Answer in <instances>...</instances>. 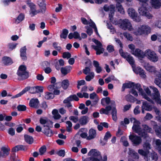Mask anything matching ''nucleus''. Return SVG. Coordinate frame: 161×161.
Instances as JSON below:
<instances>
[{
  "mask_svg": "<svg viewBox=\"0 0 161 161\" xmlns=\"http://www.w3.org/2000/svg\"><path fill=\"white\" fill-rule=\"evenodd\" d=\"M130 121L133 123L132 129L134 132L137 133L144 139L148 140L149 138L148 134L144 131L141 128L140 124V123L135 118L130 119Z\"/></svg>",
  "mask_w": 161,
  "mask_h": 161,
  "instance_id": "nucleus-1",
  "label": "nucleus"
},
{
  "mask_svg": "<svg viewBox=\"0 0 161 161\" xmlns=\"http://www.w3.org/2000/svg\"><path fill=\"white\" fill-rule=\"evenodd\" d=\"M112 110L111 114L113 120L116 121L117 119V111L116 108V104L114 101L111 102V105L107 106L105 109L102 108L100 110V113L101 114H108L109 112Z\"/></svg>",
  "mask_w": 161,
  "mask_h": 161,
  "instance_id": "nucleus-2",
  "label": "nucleus"
},
{
  "mask_svg": "<svg viewBox=\"0 0 161 161\" xmlns=\"http://www.w3.org/2000/svg\"><path fill=\"white\" fill-rule=\"evenodd\" d=\"M89 156H92L90 157V161H107V157L106 155L103 156V159L100 153L96 149L91 150L88 153Z\"/></svg>",
  "mask_w": 161,
  "mask_h": 161,
  "instance_id": "nucleus-3",
  "label": "nucleus"
},
{
  "mask_svg": "<svg viewBox=\"0 0 161 161\" xmlns=\"http://www.w3.org/2000/svg\"><path fill=\"white\" fill-rule=\"evenodd\" d=\"M151 31V28L147 25H142L133 30V33L136 36L148 35Z\"/></svg>",
  "mask_w": 161,
  "mask_h": 161,
  "instance_id": "nucleus-4",
  "label": "nucleus"
},
{
  "mask_svg": "<svg viewBox=\"0 0 161 161\" xmlns=\"http://www.w3.org/2000/svg\"><path fill=\"white\" fill-rule=\"evenodd\" d=\"M17 74L22 80L26 79L29 77V74L26 71V67L24 65H21L19 66Z\"/></svg>",
  "mask_w": 161,
  "mask_h": 161,
  "instance_id": "nucleus-5",
  "label": "nucleus"
},
{
  "mask_svg": "<svg viewBox=\"0 0 161 161\" xmlns=\"http://www.w3.org/2000/svg\"><path fill=\"white\" fill-rule=\"evenodd\" d=\"M143 3V4L138 9L139 13L140 15L145 16L148 19H152L153 16L149 13L146 8L147 5L146 2Z\"/></svg>",
  "mask_w": 161,
  "mask_h": 161,
  "instance_id": "nucleus-6",
  "label": "nucleus"
},
{
  "mask_svg": "<svg viewBox=\"0 0 161 161\" xmlns=\"http://www.w3.org/2000/svg\"><path fill=\"white\" fill-rule=\"evenodd\" d=\"M145 56L151 61L153 62H157L158 59V56L155 52L150 49H147L145 52Z\"/></svg>",
  "mask_w": 161,
  "mask_h": 161,
  "instance_id": "nucleus-7",
  "label": "nucleus"
},
{
  "mask_svg": "<svg viewBox=\"0 0 161 161\" xmlns=\"http://www.w3.org/2000/svg\"><path fill=\"white\" fill-rule=\"evenodd\" d=\"M150 88L153 91L152 97L155 100L157 103L161 106V99L160 96L158 89L153 86H151Z\"/></svg>",
  "mask_w": 161,
  "mask_h": 161,
  "instance_id": "nucleus-8",
  "label": "nucleus"
},
{
  "mask_svg": "<svg viewBox=\"0 0 161 161\" xmlns=\"http://www.w3.org/2000/svg\"><path fill=\"white\" fill-rule=\"evenodd\" d=\"M120 20L121 22L120 25V28L124 30L127 29L130 31H133L134 29L129 19H120Z\"/></svg>",
  "mask_w": 161,
  "mask_h": 161,
  "instance_id": "nucleus-9",
  "label": "nucleus"
},
{
  "mask_svg": "<svg viewBox=\"0 0 161 161\" xmlns=\"http://www.w3.org/2000/svg\"><path fill=\"white\" fill-rule=\"evenodd\" d=\"M92 41L97 45V46L94 45L91 46L96 51V54L99 55L103 53L104 49L102 47L103 46L100 42L95 39H93Z\"/></svg>",
  "mask_w": 161,
  "mask_h": 161,
  "instance_id": "nucleus-10",
  "label": "nucleus"
},
{
  "mask_svg": "<svg viewBox=\"0 0 161 161\" xmlns=\"http://www.w3.org/2000/svg\"><path fill=\"white\" fill-rule=\"evenodd\" d=\"M141 137L136 135H130L129 136V138L131 141L133 146H139L142 142Z\"/></svg>",
  "mask_w": 161,
  "mask_h": 161,
  "instance_id": "nucleus-11",
  "label": "nucleus"
},
{
  "mask_svg": "<svg viewBox=\"0 0 161 161\" xmlns=\"http://www.w3.org/2000/svg\"><path fill=\"white\" fill-rule=\"evenodd\" d=\"M29 90L30 92L31 93H36V87H27L25 88L22 91L16 95L15 96H12L11 98H14L18 97L23 94L25 93L26 92L28 91Z\"/></svg>",
  "mask_w": 161,
  "mask_h": 161,
  "instance_id": "nucleus-12",
  "label": "nucleus"
},
{
  "mask_svg": "<svg viewBox=\"0 0 161 161\" xmlns=\"http://www.w3.org/2000/svg\"><path fill=\"white\" fill-rule=\"evenodd\" d=\"M26 3L28 5L31 9L30 14H31L32 17L40 12V10H36L35 5L30 1H27L26 2Z\"/></svg>",
  "mask_w": 161,
  "mask_h": 161,
  "instance_id": "nucleus-13",
  "label": "nucleus"
},
{
  "mask_svg": "<svg viewBox=\"0 0 161 161\" xmlns=\"http://www.w3.org/2000/svg\"><path fill=\"white\" fill-rule=\"evenodd\" d=\"M146 69L147 71H149L150 72H153L155 73V75L156 76V77L155 78L154 82L155 83V81L156 79L158 80H159V76H161V69H160V72L157 71L156 70V68L153 66H147L146 68Z\"/></svg>",
  "mask_w": 161,
  "mask_h": 161,
  "instance_id": "nucleus-14",
  "label": "nucleus"
},
{
  "mask_svg": "<svg viewBox=\"0 0 161 161\" xmlns=\"http://www.w3.org/2000/svg\"><path fill=\"white\" fill-rule=\"evenodd\" d=\"M131 54L139 58H143L145 57V52L139 48L135 49L134 51H132Z\"/></svg>",
  "mask_w": 161,
  "mask_h": 161,
  "instance_id": "nucleus-15",
  "label": "nucleus"
},
{
  "mask_svg": "<svg viewBox=\"0 0 161 161\" xmlns=\"http://www.w3.org/2000/svg\"><path fill=\"white\" fill-rule=\"evenodd\" d=\"M40 122L41 124L43 125V127L44 128L47 127H52L53 122L49 119L40 118Z\"/></svg>",
  "mask_w": 161,
  "mask_h": 161,
  "instance_id": "nucleus-16",
  "label": "nucleus"
},
{
  "mask_svg": "<svg viewBox=\"0 0 161 161\" xmlns=\"http://www.w3.org/2000/svg\"><path fill=\"white\" fill-rule=\"evenodd\" d=\"M79 100V98L76 95H71L64 100L63 103L64 104H66L71 103L70 102L73 100L78 101Z\"/></svg>",
  "mask_w": 161,
  "mask_h": 161,
  "instance_id": "nucleus-17",
  "label": "nucleus"
},
{
  "mask_svg": "<svg viewBox=\"0 0 161 161\" xmlns=\"http://www.w3.org/2000/svg\"><path fill=\"white\" fill-rule=\"evenodd\" d=\"M134 71L137 74H139L141 77L142 78H145L146 75L143 69L140 67L133 68Z\"/></svg>",
  "mask_w": 161,
  "mask_h": 161,
  "instance_id": "nucleus-18",
  "label": "nucleus"
},
{
  "mask_svg": "<svg viewBox=\"0 0 161 161\" xmlns=\"http://www.w3.org/2000/svg\"><path fill=\"white\" fill-rule=\"evenodd\" d=\"M105 11H108L109 10L110 11L109 13V16L111 15L112 16V14L114 13L115 11V7L113 5H111L109 6L107 5H105L103 7Z\"/></svg>",
  "mask_w": 161,
  "mask_h": 161,
  "instance_id": "nucleus-19",
  "label": "nucleus"
},
{
  "mask_svg": "<svg viewBox=\"0 0 161 161\" xmlns=\"http://www.w3.org/2000/svg\"><path fill=\"white\" fill-rule=\"evenodd\" d=\"M38 3L41 8V10H40V12L44 13L46 9V6L44 0H38Z\"/></svg>",
  "mask_w": 161,
  "mask_h": 161,
  "instance_id": "nucleus-20",
  "label": "nucleus"
},
{
  "mask_svg": "<svg viewBox=\"0 0 161 161\" xmlns=\"http://www.w3.org/2000/svg\"><path fill=\"white\" fill-rule=\"evenodd\" d=\"M39 103V101L37 98L32 99L30 101L29 105L31 107L38 108Z\"/></svg>",
  "mask_w": 161,
  "mask_h": 161,
  "instance_id": "nucleus-21",
  "label": "nucleus"
},
{
  "mask_svg": "<svg viewBox=\"0 0 161 161\" xmlns=\"http://www.w3.org/2000/svg\"><path fill=\"white\" fill-rule=\"evenodd\" d=\"M158 159V156L157 154L155 152H153L150 154L148 155V159L145 160L147 161L154 160L157 161Z\"/></svg>",
  "mask_w": 161,
  "mask_h": 161,
  "instance_id": "nucleus-22",
  "label": "nucleus"
},
{
  "mask_svg": "<svg viewBox=\"0 0 161 161\" xmlns=\"http://www.w3.org/2000/svg\"><path fill=\"white\" fill-rule=\"evenodd\" d=\"M89 117L86 115L81 117L79 120L80 124L82 125H85L87 124L89 120Z\"/></svg>",
  "mask_w": 161,
  "mask_h": 161,
  "instance_id": "nucleus-23",
  "label": "nucleus"
},
{
  "mask_svg": "<svg viewBox=\"0 0 161 161\" xmlns=\"http://www.w3.org/2000/svg\"><path fill=\"white\" fill-rule=\"evenodd\" d=\"M153 128L156 133V135L159 138L161 137V126H158L154 123Z\"/></svg>",
  "mask_w": 161,
  "mask_h": 161,
  "instance_id": "nucleus-24",
  "label": "nucleus"
},
{
  "mask_svg": "<svg viewBox=\"0 0 161 161\" xmlns=\"http://www.w3.org/2000/svg\"><path fill=\"white\" fill-rule=\"evenodd\" d=\"M96 132L95 130L93 129H91L88 132V136L87 137V140H91L96 136Z\"/></svg>",
  "mask_w": 161,
  "mask_h": 161,
  "instance_id": "nucleus-25",
  "label": "nucleus"
},
{
  "mask_svg": "<svg viewBox=\"0 0 161 161\" xmlns=\"http://www.w3.org/2000/svg\"><path fill=\"white\" fill-rule=\"evenodd\" d=\"M71 69L72 67L71 66H66L64 67H62L61 69V71L62 74L66 75L70 72Z\"/></svg>",
  "mask_w": 161,
  "mask_h": 161,
  "instance_id": "nucleus-26",
  "label": "nucleus"
},
{
  "mask_svg": "<svg viewBox=\"0 0 161 161\" xmlns=\"http://www.w3.org/2000/svg\"><path fill=\"white\" fill-rule=\"evenodd\" d=\"M26 48L25 46H24L21 48L20 49V55L22 59L23 60H26L27 59V57L26 56Z\"/></svg>",
  "mask_w": 161,
  "mask_h": 161,
  "instance_id": "nucleus-27",
  "label": "nucleus"
},
{
  "mask_svg": "<svg viewBox=\"0 0 161 161\" xmlns=\"http://www.w3.org/2000/svg\"><path fill=\"white\" fill-rule=\"evenodd\" d=\"M151 4L153 7L155 8H159L161 6L160 0H151Z\"/></svg>",
  "mask_w": 161,
  "mask_h": 161,
  "instance_id": "nucleus-28",
  "label": "nucleus"
},
{
  "mask_svg": "<svg viewBox=\"0 0 161 161\" xmlns=\"http://www.w3.org/2000/svg\"><path fill=\"white\" fill-rule=\"evenodd\" d=\"M138 152L140 155L144 157L145 160L148 159V155L149 153V151H144L143 149H140L138 150Z\"/></svg>",
  "mask_w": 161,
  "mask_h": 161,
  "instance_id": "nucleus-29",
  "label": "nucleus"
},
{
  "mask_svg": "<svg viewBox=\"0 0 161 161\" xmlns=\"http://www.w3.org/2000/svg\"><path fill=\"white\" fill-rule=\"evenodd\" d=\"M50 127H45L44 128L42 132L47 136L50 137L53 135L52 130L50 129Z\"/></svg>",
  "mask_w": 161,
  "mask_h": 161,
  "instance_id": "nucleus-30",
  "label": "nucleus"
},
{
  "mask_svg": "<svg viewBox=\"0 0 161 161\" xmlns=\"http://www.w3.org/2000/svg\"><path fill=\"white\" fill-rule=\"evenodd\" d=\"M93 64L96 68V71L97 73H100L102 71V67L99 66V64L97 61L94 60L93 61Z\"/></svg>",
  "mask_w": 161,
  "mask_h": 161,
  "instance_id": "nucleus-31",
  "label": "nucleus"
},
{
  "mask_svg": "<svg viewBox=\"0 0 161 161\" xmlns=\"http://www.w3.org/2000/svg\"><path fill=\"white\" fill-rule=\"evenodd\" d=\"M142 107L145 109V110L150 111L152 110L153 106L152 105H150L146 101L143 102Z\"/></svg>",
  "mask_w": 161,
  "mask_h": 161,
  "instance_id": "nucleus-32",
  "label": "nucleus"
},
{
  "mask_svg": "<svg viewBox=\"0 0 161 161\" xmlns=\"http://www.w3.org/2000/svg\"><path fill=\"white\" fill-rule=\"evenodd\" d=\"M134 86V83L133 82L123 84L122 87V91H124L125 88H130Z\"/></svg>",
  "mask_w": 161,
  "mask_h": 161,
  "instance_id": "nucleus-33",
  "label": "nucleus"
},
{
  "mask_svg": "<svg viewBox=\"0 0 161 161\" xmlns=\"http://www.w3.org/2000/svg\"><path fill=\"white\" fill-rule=\"evenodd\" d=\"M128 153L129 155H132V156L135 159H138L139 158L138 154L132 149L129 148V151Z\"/></svg>",
  "mask_w": 161,
  "mask_h": 161,
  "instance_id": "nucleus-34",
  "label": "nucleus"
},
{
  "mask_svg": "<svg viewBox=\"0 0 161 161\" xmlns=\"http://www.w3.org/2000/svg\"><path fill=\"white\" fill-rule=\"evenodd\" d=\"M128 13L129 16L132 18L136 16V14H137L135 10L132 8H129L128 10Z\"/></svg>",
  "mask_w": 161,
  "mask_h": 161,
  "instance_id": "nucleus-35",
  "label": "nucleus"
},
{
  "mask_svg": "<svg viewBox=\"0 0 161 161\" xmlns=\"http://www.w3.org/2000/svg\"><path fill=\"white\" fill-rule=\"evenodd\" d=\"M25 18V15L22 14H20L18 16L17 18L15 20V23L18 24L22 21Z\"/></svg>",
  "mask_w": 161,
  "mask_h": 161,
  "instance_id": "nucleus-36",
  "label": "nucleus"
},
{
  "mask_svg": "<svg viewBox=\"0 0 161 161\" xmlns=\"http://www.w3.org/2000/svg\"><path fill=\"white\" fill-rule=\"evenodd\" d=\"M25 140V141L29 144H31L33 142V137L27 135H24Z\"/></svg>",
  "mask_w": 161,
  "mask_h": 161,
  "instance_id": "nucleus-37",
  "label": "nucleus"
},
{
  "mask_svg": "<svg viewBox=\"0 0 161 161\" xmlns=\"http://www.w3.org/2000/svg\"><path fill=\"white\" fill-rule=\"evenodd\" d=\"M52 113L53 115V118L56 119H59L61 117V116L58 113V110L57 109H54L53 110Z\"/></svg>",
  "mask_w": 161,
  "mask_h": 161,
  "instance_id": "nucleus-38",
  "label": "nucleus"
},
{
  "mask_svg": "<svg viewBox=\"0 0 161 161\" xmlns=\"http://www.w3.org/2000/svg\"><path fill=\"white\" fill-rule=\"evenodd\" d=\"M111 136V135L109 131H107L105 134L104 136L103 140L105 142H101V143L103 145H104L106 144V142L108 141V140L110 138Z\"/></svg>",
  "mask_w": 161,
  "mask_h": 161,
  "instance_id": "nucleus-39",
  "label": "nucleus"
},
{
  "mask_svg": "<svg viewBox=\"0 0 161 161\" xmlns=\"http://www.w3.org/2000/svg\"><path fill=\"white\" fill-rule=\"evenodd\" d=\"M68 33V30L66 29H64L63 30L62 32L60 35V36L61 38L65 39L66 38Z\"/></svg>",
  "mask_w": 161,
  "mask_h": 161,
  "instance_id": "nucleus-40",
  "label": "nucleus"
},
{
  "mask_svg": "<svg viewBox=\"0 0 161 161\" xmlns=\"http://www.w3.org/2000/svg\"><path fill=\"white\" fill-rule=\"evenodd\" d=\"M69 84V81L68 80H64L62 82L61 86L64 89L67 88Z\"/></svg>",
  "mask_w": 161,
  "mask_h": 161,
  "instance_id": "nucleus-41",
  "label": "nucleus"
},
{
  "mask_svg": "<svg viewBox=\"0 0 161 161\" xmlns=\"http://www.w3.org/2000/svg\"><path fill=\"white\" fill-rule=\"evenodd\" d=\"M116 7L118 12L122 14L125 13L124 9L121 4L119 3H116Z\"/></svg>",
  "mask_w": 161,
  "mask_h": 161,
  "instance_id": "nucleus-42",
  "label": "nucleus"
},
{
  "mask_svg": "<svg viewBox=\"0 0 161 161\" xmlns=\"http://www.w3.org/2000/svg\"><path fill=\"white\" fill-rule=\"evenodd\" d=\"M143 147L144 149L147 151H149V150L151 149V145L150 143L147 141L143 143Z\"/></svg>",
  "mask_w": 161,
  "mask_h": 161,
  "instance_id": "nucleus-43",
  "label": "nucleus"
},
{
  "mask_svg": "<svg viewBox=\"0 0 161 161\" xmlns=\"http://www.w3.org/2000/svg\"><path fill=\"white\" fill-rule=\"evenodd\" d=\"M54 97V94L52 93L46 92L45 95V98L47 100L53 99Z\"/></svg>",
  "mask_w": 161,
  "mask_h": 161,
  "instance_id": "nucleus-44",
  "label": "nucleus"
},
{
  "mask_svg": "<svg viewBox=\"0 0 161 161\" xmlns=\"http://www.w3.org/2000/svg\"><path fill=\"white\" fill-rule=\"evenodd\" d=\"M126 60L133 67L134 63V61L133 57L129 55L126 58Z\"/></svg>",
  "mask_w": 161,
  "mask_h": 161,
  "instance_id": "nucleus-45",
  "label": "nucleus"
},
{
  "mask_svg": "<svg viewBox=\"0 0 161 161\" xmlns=\"http://www.w3.org/2000/svg\"><path fill=\"white\" fill-rule=\"evenodd\" d=\"M57 83H55L52 85H49L47 87L48 90L50 92H52L56 89L58 88V87L57 86Z\"/></svg>",
  "mask_w": 161,
  "mask_h": 161,
  "instance_id": "nucleus-46",
  "label": "nucleus"
},
{
  "mask_svg": "<svg viewBox=\"0 0 161 161\" xmlns=\"http://www.w3.org/2000/svg\"><path fill=\"white\" fill-rule=\"evenodd\" d=\"M117 79L113 75H111L105 79V81L107 83H108L112 80L117 81Z\"/></svg>",
  "mask_w": 161,
  "mask_h": 161,
  "instance_id": "nucleus-47",
  "label": "nucleus"
},
{
  "mask_svg": "<svg viewBox=\"0 0 161 161\" xmlns=\"http://www.w3.org/2000/svg\"><path fill=\"white\" fill-rule=\"evenodd\" d=\"M5 121L4 125L7 126H10V116H7L5 114L4 119Z\"/></svg>",
  "mask_w": 161,
  "mask_h": 161,
  "instance_id": "nucleus-48",
  "label": "nucleus"
},
{
  "mask_svg": "<svg viewBox=\"0 0 161 161\" xmlns=\"http://www.w3.org/2000/svg\"><path fill=\"white\" fill-rule=\"evenodd\" d=\"M66 123L67 125H66L67 131L69 132H70L71 131V127L72 125V123L70 121H67Z\"/></svg>",
  "mask_w": 161,
  "mask_h": 161,
  "instance_id": "nucleus-49",
  "label": "nucleus"
},
{
  "mask_svg": "<svg viewBox=\"0 0 161 161\" xmlns=\"http://www.w3.org/2000/svg\"><path fill=\"white\" fill-rule=\"evenodd\" d=\"M133 88H135L137 89L139 92L141 93L142 94L143 93V91L142 89L141 88V85L139 84H137L136 85L134 84V86H133Z\"/></svg>",
  "mask_w": 161,
  "mask_h": 161,
  "instance_id": "nucleus-50",
  "label": "nucleus"
},
{
  "mask_svg": "<svg viewBox=\"0 0 161 161\" xmlns=\"http://www.w3.org/2000/svg\"><path fill=\"white\" fill-rule=\"evenodd\" d=\"M46 147L45 145L42 146L39 149L40 154L41 155H43L46 152Z\"/></svg>",
  "mask_w": 161,
  "mask_h": 161,
  "instance_id": "nucleus-51",
  "label": "nucleus"
},
{
  "mask_svg": "<svg viewBox=\"0 0 161 161\" xmlns=\"http://www.w3.org/2000/svg\"><path fill=\"white\" fill-rule=\"evenodd\" d=\"M10 59L9 57H4L2 58V62L5 65L8 64L10 62Z\"/></svg>",
  "mask_w": 161,
  "mask_h": 161,
  "instance_id": "nucleus-52",
  "label": "nucleus"
},
{
  "mask_svg": "<svg viewBox=\"0 0 161 161\" xmlns=\"http://www.w3.org/2000/svg\"><path fill=\"white\" fill-rule=\"evenodd\" d=\"M119 52L121 56L125 58H126L129 55L127 53H124L123 52L122 49H119Z\"/></svg>",
  "mask_w": 161,
  "mask_h": 161,
  "instance_id": "nucleus-53",
  "label": "nucleus"
},
{
  "mask_svg": "<svg viewBox=\"0 0 161 161\" xmlns=\"http://www.w3.org/2000/svg\"><path fill=\"white\" fill-rule=\"evenodd\" d=\"M18 110L19 111H25L26 110V107L25 105H19L17 107Z\"/></svg>",
  "mask_w": 161,
  "mask_h": 161,
  "instance_id": "nucleus-54",
  "label": "nucleus"
},
{
  "mask_svg": "<svg viewBox=\"0 0 161 161\" xmlns=\"http://www.w3.org/2000/svg\"><path fill=\"white\" fill-rule=\"evenodd\" d=\"M90 74V75H87L85 78V79L86 81H90L94 77V73L93 72H91Z\"/></svg>",
  "mask_w": 161,
  "mask_h": 161,
  "instance_id": "nucleus-55",
  "label": "nucleus"
},
{
  "mask_svg": "<svg viewBox=\"0 0 161 161\" xmlns=\"http://www.w3.org/2000/svg\"><path fill=\"white\" fill-rule=\"evenodd\" d=\"M120 141L123 143L124 146L127 147L129 146V144L128 141L126 140L125 137H122L121 138Z\"/></svg>",
  "mask_w": 161,
  "mask_h": 161,
  "instance_id": "nucleus-56",
  "label": "nucleus"
},
{
  "mask_svg": "<svg viewBox=\"0 0 161 161\" xmlns=\"http://www.w3.org/2000/svg\"><path fill=\"white\" fill-rule=\"evenodd\" d=\"M142 127L143 128V130L144 131H146L148 132H151L152 130V129L149 127L148 125H143Z\"/></svg>",
  "mask_w": 161,
  "mask_h": 161,
  "instance_id": "nucleus-57",
  "label": "nucleus"
},
{
  "mask_svg": "<svg viewBox=\"0 0 161 161\" xmlns=\"http://www.w3.org/2000/svg\"><path fill=\"white\" fill-rule=\"evenodd\" d=\"M112 101H110V98L109 97H107L103 98L101 100V103L103 104V102L104 101L107 104H109L110 103L111 104V102Z\"/></svg>",
  "mask_w": 161,
  "mask_h": 161,
  "instance_id": "nucleus-58",
  "label": "nucleus"
},
{
  "mask_svg": "<svg viewBox=\"0 0 161 161\" xmlns=\"http://www.w3.org/2000/svg\"><path fill=\"white\" fill-rule=\"evenodd\" d=\"M53 46L54 48L59 52H60L62 49L61 47L58 46V44L56 42H54L53 44Z\"/></svg>",
  "mask_w": 161,
  "mask_h": 161,
  "instance_id": "nucleus-59",
  "label": "nucleus"
},
{
  "mask_svg": "<svg viewBox=\"0 0 161 161\" xmlns=\"http://www.w3.org/2000/svg\"><path fill=\"white\" fill-rule=\"evenodd\" d=\"M142 95L143 97L145 99L147 100L148 101L150 102L151 103L154 104V102L150 98L148 97L147 95L146 94L143 93L142 94Z\"/></svg>",
  "mask_w": 161,
  "mask_h": 161,
  "instance_id": "nucleus-60",
  "label": "nucleus"
},
{
  "mask_svg": "<svg viewBox=\"0 0 161 161\" xmlns=\"http://www.w3.org/2000/svg\"><path fill=\"white\" fill-rule=\"evenodd\" d=\"M124 36L128 40L130 41H132L133 38L130 34L127 32H124L123 34Z\"/></svg>",
  "mask_w": 161,
  "mask_h": 161,
  "instance_id": "nucleus-61",
  "label": "nucleus"
},
{
  "mask_svg": "<svg viewBox=\"0 0 161 161\" xmlns=\"http://www.w3.org/2000/svg\"><path fill=\"white\" fill-rule=\"evenodd\" d=\"M71 57V54L69 52H64L63 54V57L64 58L68 59Z\"/></svg>",
  "mask_w": 161,
  "mask_h": 161,
  "instance_id": "nucleus-62",
  "label": "nucleus"
},
{
  "mask_svg": "<svg viewBox=\"0 0 161 161\" xmlns=\"http://www.w3.org/2000/svg\"><path fill=\"white\" fill-rule=\"evenodd\" d=\"M69 119L74 122V123H76L79 120L77 116H70L69 117Z\"/></svg>",
  "mask_w": 161,
  "mask_h": 161,
  "instance_id": "nucleus-63",
  "label": "nucleus"
},
{
  "mask_svg": "<svg viewBox=\"0 0 161 161\" xmlns=\"http://www.w3.org/2000/svg\"><path fill=\"white\" fill-rule=\"evenodd\" d=\"M129 123V120L127 118H125L124 121H122L120 122V125H124L125 124H128Z\"/></svg>",
  "mask_w": 161,
  "mask_h": 161,
  "instance_id": "nucleus-64",
  "label": "nucleus"
}]
</instances>
